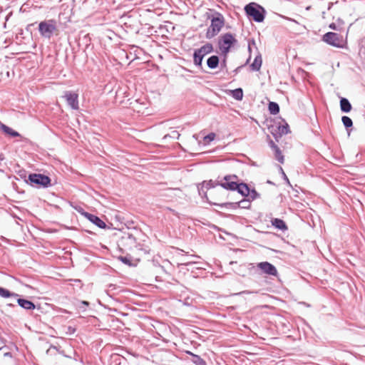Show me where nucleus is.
I'll return each mask as SVG.
<instances>
[{"label":"nucleus","instance_id":"c85d7f7f","mask_svg":"<svg viewBox=\"0 0 365 365\" xmlns=\"http://www.w3.org/2000/svg\"><path fill=\"white\" fill-rule=\"evenodd\" d=\"M259 194L255 190H250V194L248 195L249 199L252 201L259 197Z\"/></svg>","mask_w":365,"mask_h":365},{"label":"nucleus","instance_id":"7c9ffc66","mask_svg":"<svg viewBox=\"0 0 365 365\" xmlns=\"http://www.w3.org/2000/svg\"><path fill=\"white\" fill-rule=\"evenodd\" d=\"M215 138V134L214 133H210L206 136L204 137V141L205 143H209L212 141Z\"/></svg>","mask_w":365,"mask_h":365},{"label":"nucleus","instance_id":"a19ab883","mask_svg":"<svg viewBox=\"0 0 365 365\" xmlns=\"http://www.w3.org/2000/svg\"><path fill=\"white\" fill-rule=\"evenodd\" d=\"M242 68V66H239V67L236 69V71H237L238 69H240V68Z\"/></svg>","mask_w":365,"mask_h":365},{"label":"nucleus","instance_id":"f03ea898","mask_svg":"<svg viewBox=\"0 0 365 365\" xmlns=\"http://www.w3.org/2000/svg\"><path fill=\"white\" fill-rule=\"evenodd\" d=\"M26 182L31 186H35L36 187L46 188L51 185V178L46 175L40 173L29 174Z\"/></svg>","mask_w":365,"mask_h":365},{"label":"nucleus","instance_id":"9b49d317","mask_svg":"<svg viewBox=\"0 0 365 365\" xmlns=\"http://www.w3.org/2000/svg\"><path fill=\"white\" fill-rule=\"evenodd\" d=\"M84 215L90 222L96 225L99 228H105L106 227V223L98 216L88 212H84Z\"/></svg>","mask_w":365,"mask_h":365},{"label":"nucleus","instance_id":"4c0bfd02","mask_svg":"<svg viewBox=\"0 0 365 365\" xmlns=\"http://www.w3.org/2000/svg\"><path fill=\"white\" fill-rule=\"evenodd\" d=\"M270 146L271 148L274 150V146H277V145H275L273 141L271 140L270 142Z\"/></svg>","mask_w":365,"mask_h":365},{"label":"nucleus","instance_id":"4468645a","mask_svg":"<svg viewBox=\"0 0 365 365\" xmlns=\"http://www.w3.org/2000/svg\"><path fill=\"white\" fill-rule=\"evenodd\" d=\"M195 51L204 57L205 55L213 51V46L212 43H207L200 48L195 49Z\"/></svg>","mask_w":365,"mask_h":365},{"label":"nucleus","instance_id":"aec40b11","mask_svg":"<svg viewBox=\"0 0 365 365\" xmlns=\"http://www.w3.org/2000/svg\"><path fill=\"white\" fill-rule=\"evenodd\" d=\"M186 353L190 356H192V362L195 365H207L206 362L204 359H202L200 356L192 353L190 351H186Z\"/></svg>","mask_w":365,"mask_h":365},{"label":"nucleus","instance_id":"c9c22d12","mask_svg":"<svg viewBox=\"0 0 365 365\" xmlns=\"http://www.w3.org/2000/svg\"><path fill=\"white\" fill-rule=\"evenodd\" d=\"M329 28H331V29H334V30L336 29V27L334 23H332L329 25Z\"/></svg>","mask_w":365,"mask_h":365},{"label":"nucleus","instance_id":"f3484780","mask_svg":"<svg viewBox=\"0 0 365 365\" xmlns=\"http://www.w3.org/2000/svg\"><path fill=\"white\" fill-rule=\"evenodd\" d=\"M220 63V58L217 56L213 55L207 60V65L211 69L216 68Z\"/></svg>","mask_w":365,"mask_h":365},{"label":"nucleus","instance_id":"473e14b6","mask_svg":"<svg viewBox=\"0 0 365 365\" xmlns=\"http://www.w3.org/2000/svg\"><path fill=\"white\" fill-rule=\"evenodd\" d=\"M119 260L121 261L123 263H124L125 264H128V265H130L131 264V260L129 257H123V256H120L118 257Z\"/></svg>","mask_w":365,"mask_h":365},{"label":"nucleus","instance_id":"2eb2a0df","mask_svg":"<svg viewBox=\"0 0 365 365\" xmlns=\"http://www.w3.org/2000/svg\"><path fill=\"white\" fill-rule=\"evenodd\" d=\"M271 222H272V226H274V227H276L280 230L284 231L288 229L284 221L281 219L274 218L271 220Z\"/></svg>","mask_w":365,"mask_h":365},{"label":"nucleus","instance_id":"a878e982","mask_svg":"<svg viewBox=\"0 0 365 365\" xmlns=\"http://www.w3.org/2000/svg\"><path fill=\"white\" fill-rule=\"evenodd\" d=\"M274 155L276 160H277L280 163H284V156L282 154V152L278 146H274Z\"/></svg>","mask_w":365,"mask_h":365},{"label":"nucleus","instance_id":"0eeeda50","mask_svg":"<svg viewBox=\"0 0 365 365\" xmlns=\"http://www.w3.org/2000/svg\"><path fill=\"white\" fill-rule=\"evenodd\" d=\"M323 41L329 45L335 47L341 48L343 45L342 36L336 33L327 32L323 36Z\"/></svg>","mask_w":365,"mask_h":365},{"label":"nucleus","instance_id":"4be33fe9","mask_svg":"<svg viewBox=\"0 0 365 365\" xmlns=\"http://www.w3.org/2000/svg\"><path fill=\"white\" fill-rule=\"evenodd\" d=\"M203 56L197 53L195 50L193 53V63L195 66L202 68V62L203 60Z\"/></svg>","mask_w":365,"mask_h":365},{"label":"nucleus","instance_id":"e433bc0d","mask_svg":"<svg viewBox=\"0 0 365 365\" xmlns=\"http://www.w3.org/2000/svg\"><path fill=\"white\" fill-rule=\"evenodd\" d=\"M128 237L129 240H130L132 241H135V237L133 235H129Z\"/></svg>","mask_w":365,"mask_h":365},{"label":"nucleus","instance_id":"423d86ee","mask_svg":"<svg viewBox=\"0 0 365 365\" xmlns=\"http://www.w3.org/2000/svg\"><path fill=\"white\" fill-rule=\"evenodd\" d=\"M213 205L220 207H225L228 209H237L238 207L247 209L251 206V200L248 199H243L236 202H224V203H216L213 202Z\"/></svg>","mask_w":365,"mask_h":365},{"label":"nucleus","instance_id":"79ce46f5","mask_svg":"<svg viewBox=\"0 0 365 365\" xmlns=\"http://www.w3.org/2000/svg\"><path fill=\"white\" fill-rule=\"evenodd\" d=\"M173 133H175L178 134V136H180V134H178L176 131H173Z\"/></svg>","mask_w":365,"mask_h":365},{"label":"nucleus","instance_id":"f8f14e48","mask_svg":"<svg viewBox=\"0 0 365 365\" xmlns=\"http://www.w3.org/2000/svg\"><path fill=\"white\" fill-rule=\"evenodd\" d=\"M237 183L238 182L237 181H222L221 180L220 186L225 190L235 191L236 190V188H237Z\"/></svg>","mask_w":365,"mask_h":365},{"label":"nucleus","instance_id":"dca6fc26","mask_svg":"<svg viewBox=\"0 0 365 365\" xmlns=\"http://www.w3.org/2000/svg\"><path fill=\"white\" fill-rule=\"evenodd\" d=\"M236 190L243 197H247L250 194V187L247 184L244 182L237 183V188H236Z\"/></svg>","mask_w":365,"mask_h":365},{"label":"nucleus","instance_id":"6e6552de","mask_svg":"<svg viewBox=\"0 0 365 365\" xmlns=\"http://www.w3.org/2000/svg\"><path fill=\"white\" fill-rule=\"evenodd\" d=\"M257 267L266 274L277 276V270L276 267L268 262H262L257 264Z\"/></svg>","mask_w":365,"mask_h":365},{"label":"nucleus","instance_id":"20e7f679","mask_svg":"<svg viewBox=\"0 0 365 365\" xmlns=\"http://www.w3.org/2000/svg\"><path fill=\"white\" fill-rule=\"evenodd\" d=\"M38 31L41 36L50 39L53 34L57 31V22L54 19L41 21L38 24Z\"/></svg>","mask_w":365,"mask_h":365},{"label":"nucleus","instance_id":"a211bd4d","mask_svg":"<svg viewBox=\"0 0 365 365\" xmlns=\"http://www.w3.org/2000/svg\"><path fill=\"white\" fill-rule=\"evenodd\" d=\"M340 108L344 113H349L351 110V105L349 100L346 98H341Z\"/></svg>","mask_w":365,"mask_h":365},{"label":"nucleus","instance_id":"37998d69","mask_svg":"<svg viewBox=\"0 0 365 365\" xmlns=\"http://www.w3.org/2000/svg\"><path fill=\"white\" fill-rule=\"evenodd\" d=\"M84 304H88V302H83Z\"/></svg>","mask_w":365,"mask_h":365},{"label":"nucleus","instance_id":"c756f323","mask_svg":"<svg viewBox=\"0 0 365 365\" xmlns=\"http://www.w3.org/2000/svg\"><path fill=\"white\" fill-rule=\"evenodd\" d=\"M198 192H199V195H201L202 197H207V193H206V189H205V185L202 183V185L200 186H198Z\"/></svg>","mask_w":365,"mask_h":365},{"label":"nucleus","instance_id":"cd10ccee","mask_svg":"<svg viewBox=\"0 0 365 365\" xmlns=\"http://www.w3.org/2000/svg\"><path fill=\"white\" fill-rule=\"evenodd\" d=\"M341 121L343 123V125H344V127L348 129L349 128H351L352 127L353 125V122H352V120L348 117V116H342L341 118Z\"/></svg>","mask_w":365,"mask_h":365},{"label":"nucleus","instance_id":"1a4fd4ad","mask_svg":"<svg viewBox=\"0 0 365 365\" xmlns=\"http://www.w3.org/2000/svg\"><path fill=\"white\" fill-rule=\"evenodd\" d=\"M65 98L68 105H69L72 109H78V95L76 93L67 92L65 94Z\"/></svg>","mask_w":365,"mask_h":365},{"label":"nucleus","instance_id":"9d476101","mask_svg":"<svg viewBox=\"0 0 365 365\" xmlns=\"http://www.w3.org/2000/svg\"><path fill=\"white\" fill-rule=\"evenodd\" d=\"M277 128V133H274V129H272L271 133L277 141L279 138H281L283 135L287 134L289 132L287 123H285L284 125H278Z\"/></svg>","mask_w":365,"mask_h":365},{"label":"nucleus","instance_id":"72a5a7b5","mask_svg":"<svg viewBox=\"0 0 365 365\" xmlns=\"http://www.w3.org/2000/svg\"><path fill=\"white\" fill-rule=\"evenodd\" d=\"M279 170H280L281 173L282 174V177L284 179V180H286V182L288 184H290L288 178L287 177L286 174L284 173V172L281 166H279Z\"/></svg>","mask_w":365,"mask_h":365},{"label":"nucleus","instance_id":"412c9836","mask_svg":"<svg viewBox=\"0 0 365 365\" xmlns=\"http://www.w3.org/2000/svg\"><path fill=\"white\" fill-rule=\"evenodd\" d=\"M262 63V57L260 55H258L255 57L253 63L250 65V68L252 71H259Z\"/></svg>","mask_w":365,"mask_h":365},{"label":"nucleus","instance_id":"58836bf2","mask_svg":"<svg viewBox=\"0 0 365 365\" xmlns=\"http://www.w3.org/2000/svg\"><path fill=\"white\" fill-rule=\"evenodd\" d=\"M225 65H226V64H225V60H224V61H223V62H222V66H225Z\"/></svg>","mask_w":365,"mask_h":365},{"label":"nucleus","instance_id":"f257e3e1","mask_svg":"<svg viewBox=\"0 0 365 365\" xmlns=\"http://www.w3.org/2000/svg\"><path fill=\"white\" fill-rule=\"evenodd\" d=\"M225 25V18L219 12H215L211 17V24L206 32V38L210 39L217 36Z\"/></svg>","mask_w":365,"mask_h":365},{"label":"nucleus","instance_id":"ddd939ff","mask_svg":"<svg viewBox=\"0 0 365 365\" xmlns=\"http://www.w3.org/2000/svg\"><path fill=\"white\" fill-rule=\"evenodd\" d=\"M17 302L21 307L27 310H32L36 308L35 304L31 301L28 299H18Z\"/></svg>","mask_w":365,"mask_h":365},{"label":"nucleus","instance_id":"7ed1b4c3","mask_svg":"<svg viewBox=\"0 0 365 365\" xmlns=\"http://www.w3.org/2000/svg\"><path fill=\"white\" fill-rule=\"evenodd\" d=\"M247 15L256 22H262L264 19L265 10L256 3H250L245 7Z\"/></svg>","mask_w":365,"mask_h":365},{"label":"nucleus","instance_id":"bb28decb","mask_svg":"<svg viewBox=\"0 0 365 365\" xmlns=\"http://www.w3.org/2000/svg\"><path fill=\"white\" fill-rule=\"evenodd\" d=\"M232 97L237 101L242 100L243 98L242 89L239 88L232 91Z\"/></svg>","mask_w":365,"mask_h":365},{"label":"nucleus","instance_id":"2f4dec72","mask_svg":"<svg viewBox=\"0 0 365 365\" xmlns=\"http://www.w3.org/2000/svg\"><path fill=\"white\" fill-rule=\"evenodd\" d=\"M238 179V177L236 175H225L222 180H225V181H237Z\"/></svg>","mask_w":365,"mask_h":365},{"label":"nucleus","instance_id":"f704fd0d","mask_svg":"<svg viewBox=\"0 0 365 365\" xmlns=\"http://www.w3.org/2000/svg\"><path fill=\"white\" fill-rule=\"evenodd\" d=\"M277 125H272L269 128V130L271 131L272 129H274V133H277Z\"/></svg>","mask_w":365,"mask_h":365},{"label":"nucleus","instance_id":"ea45409f","mask_svg":"<svg viewBox=\"0 0 365 365\" xmlns=\"http://www.w3.org/2000/svg\"><path fill=\"white\" fill-rule=\"evenodd\" d=\"M331 5L332 4H330L329 6L328 7V9H330Z\"/></svg>","mask_w":365,"mask_h":365},{"label":"nucleus","instance_id":"393cba45","mask_svg":"<svg viewBox=\"0 0 365 365\" xmlns=\"http://www.w3.org/2000/svg\"><path fill=\"white\" fill-rule=\"evenodd\" d=\"M202 183L205 185V189L209 190L210 188L215 187L217 185H220V180H217L214 181L212 180H210L209 181H204Z\"/></svg>","mask_w":365,"mask_h":365},{"label":"nucleus","instance_id":"b1692460","mask_svg":"<svg viewBox=\"0 0 365 365\" xmlns=\"http://www.w3.org/2000/svg\"><path fill=\"white\" fill-rule=\"evenodd\" d=\"M0 296L4 298L10 297H18V294L14 292H11L9 290L0 287Z\"/></svg>","mask_w":365,"mask_h":365},{"label":"nucleus","instance_id":"5701e85b","mask_svg":"<svg viewBox=\"0 0 365 365\" xmlns=\"http://www.w3.org/2000/svg\"><path fill=\"white\" fill-rule=\"evenodd\" d=\"M268 109L271 114L276 115L279 112V106L275 102H269Z\"/></svg>","mask_w":365,"mask_h":365},{"label":"nucleus","instance_id":"39448f33","mask_svg":"<svg viewBox=\"0 0 365 365\" xmlns=\"http://www.w3.org/2000/svg\"><path fill=\"white\" fill-rule=\"evenodd\" d=\"M237 42L233 35L230 33H227L222 35L219 39V48L224 55H226L231 48V46Z\"/></svg>","mask_w":365,"mask_h":365},{"label":"nucleus","instance_id":"6ab92c4d","mask_svg":"<svg viewBox=\"0 0 365 365\" xmlns=\"http://www.w3.org/2000/svg\"><path fill=\"white\" fill-rule=\"evenodd\" d=\"M0 128H1V130L5 134L10 135L11 137H18L20 135V134L17 131L13 130L11 128H10L3 123H1Z\"/></svg>","mask_w":365,"mask_h":365}]
</instances>
